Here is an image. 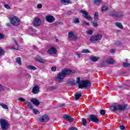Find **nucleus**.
Segmentation results:
<instances>
[{
    "label": "nucleus",
    "instance_id": "obj_52",
    "mask_svg": "<svg viewBox=\"0 0 130 130\" xmlns=\"http://www.w3.org/2000/svg\"><path fill=\"white\" fill-rule=\"evenodd\" d=\"M51 71H52V72H55L56 71V67H52L51 68Z\"/></svg>",
    "mask_w": 130,
    "mask_h": 130
},
{
    "label": "nucleus",
    "instance_id": "obj_37",
    "mask_svg": "<svg viewBox=\"0 0 130 130\" xmlns=\"http://www.w3.org/2000/svg\"><path fill=\"white\" fill-rule=\"evenodd\" d=\"M86 34L88 35H92V34H93V30H92L91 29H89L88 30H87L86 31Z\"/></svg>",
    "mask_w": 130,
    "mask_h": 130
},
{
    "label": "nucleus",
    "instance_id": "obj_42",
    "mask_svg": "<svg viewBox=\"0 0 130 130\" xmlns=\"http://www.w3.org/2000/svg\"><path fill=\"white\" fill-rule=\"evenodd\" d=\"M100 113L101 114V115H104L105 113H106V112L105 111V110H101Z\"/></svg>",
    "mask_w": 130,
    "mask_h": 130
},
{
    "label": "nucleus",
    "instance_id": "obj_9",
    "mask_svg": "<svg viewBox=\"0 0 130 130\" xmlns=\"http://www.w3.org/2000/svg\"><path fill=\"white\" fill-rule=\"evenodd\" d=\"M68 36L70 40H76L77 39V36L74 34V32L70 31L68 33Z\"/></svg>",
    "mask_w": 130,
    "mask_h": 130
},
{
    "label": "nucleus",
    "instance_id": "obj_13",
    "mask_svg": "<svg viewBox=\"0 0 130 130\" xmlns=\"http://www.w3.org/2000/svg\"><path fill=\"white\" fill-rule=\"evenodd\" d=\"M39 120L41 122H47V121H48V115H44L42 117V118L39 119Z\"/></svg>",
    "mask_w": 130,
    "mask_h": 130
},
{
    "label": "nucleus",
    "instance_id": "obj_26",
    "mask_svg": "<svg viewBox=\"0 0 130 130\" xmlns=\"http://www.w3.org/2000/svg\"><path fill=\"white\" fill-rule=\"evenodd\" d=\"M37 61L39 62H40L41 63H43L44 62V61H43V59L41 58L39 56H38L36 57Z\"/></svg>",
    "mask_w": 130,
    "mask_h": 130
},
{
    "label": "nucleus",
    "instance_id": "obj_49",
    "mask_svg": "<svg viewBox=\"0 0 130 130\" xmlns=\"http://www.w3.org/2000/svg\"><path fill=\"white\" fill-rule=\"evenodd\" d=\"M92 26H93V27H98V23L92 22Z\"/></svg>",
    "mask_w": 130,
    "mask_h": 130
},
{
    "label": "nucleus",
    "instance_id": "obj_23",
    "mask_svg": "<svg viewBox=\"0 0 130 130\" xmlns=\"http://www.w3.org/2000/svg\"><path fill=\"white\" fill-rule=\"evenodd\" d=\"M72 22L74 23V24H79V23H80V20H79V18L75 17L73 19Z\"/></svg>",
    "mask_w": 130,
    "mask_h": 130
},
{
    "label": "nucleus",
    "instance_id": "obj_55",
    "mask_svg": "<svg viewBox=\"0 0 130 130\" xmlns=\"http://www.w3.org/2000/svg\"><path fill=\"white\" fill-rule=\"evenodd\" d=\"M73 12L72 11H69L68 13H67V15L68 16H70V15H73Z\"/></svg>",
    "mask_w": 130,
    "mask_h": 130
},
{
    "label": "nucleus",
    "instance_id": "obj_56",
    "mask_svg": "<svg viewBox=\"0 0 130 130\" xmlns=\"http://www.w3.org/2000/svg\"><path fill=\"white\" fill-rule=\"evenodd\" d=\"M38 9H41L42 8V5L41 4H38L37 5Z\"/></svg>",
    "mask_w": 130,
    "mask_h": 130
},
{
    "label": "nucleus",
    "instance_id": "obj_16",
    "mask_svg": "<svg viewBox=\"0 0 130 130\" xmlns=\"http://www.w3.org/2000/svg\"><path fill=\"white\" fill-rule=\"evenodd\" d=\"M75 100L76 101H78V100H79V99H80V97H82V92H76L75 94Z\"/></svg>",
    "mask_w": 130,
    "mask_h": 130
},
{
    "label": "nucleus",
    "instance_id": "obj_57",
    "mask_svg": "<svg viewBox=\"0 0 130 130\" xmlns=\"http://www.w3.org/2000/svg\"><path fill=\"white\" fill-rule=\"evenodd\" d=\"M50 89H52V90H55L56 89V87L55 86H51L50 87Z\"/></svg>",
    "mask_w": 130,
    "mask_h": 130
},
{
    "label": "nucleus",
    "instance_id": "obj_48",
    "mask_svg": "<svg viewBox=\"0 0 130 130\" xmlns=\"http://www.w3.org/2000/svg\"><path fill=\"white\" fill-rule=\"evenodd\" d=\"M5 90V87L4 86L0 85V92H2V91H4Z\"/></svg>",
    "mask_w": 130,
    "mask_h": 130
},
{
    "label": "nucleus",
    "instance_id": "obj_58",
    "mask_svg": "<svg viewBox=\"0 0 130 130\" xmlns=\"http://www.w3.org/2000/svg\"><path fill=\"white\" fill-rule=\"evenodd\" d=\"M14 42L16 44V45L17 46V47H19V46H18V43H17V41H16V40H14Z\"/></svg>",
    "mask_w": 130,
    "mask_h": 130
},
{
    "label": "nucleus",
    "instance_id": "obj_35",
    "mask_svg": "<svg viewBox=\"0 0 130 130\" xmlns=\"http://www.w3.org/2000/svg\"><path fill=\"white\" fill-rule=\"evenodd\" d=\"M5 53V50L3 49V48H0V56L4 55Z\"/></svg>",
    "mask_w": 130,
    "mask_h": 130
},
{
    "label": "nucleus",
    "instance_id": "obj_11",
    "mask_svg": "<svg viewBox=\"0 0 130 130\" xmlns=\"http://www.w3.org/2000/svg\"><path fill=\"white\" fill-rule=\"evenodd\" d=\"M30 102L34 104L35 106H38L39 105H40V102L39 100L35 98H32L30 100Z\"/></svg>",
    "mask_w": 130,
    "mask_h": 130
},
{
    "label": "nucleus",
    "instance_id": "obj_51",
    "mask_svg": "<svg viewBox=\"0 0 130 130\" xmlns=\"http://www.w3.org/2000/svg\"><path fill=\"white\" fill-rule=\"evenodd\" d=\"M69 130H78V128L76 127H70Z\"/></svg>",
    "mask_w": 130,
    "mask_h": 130
},
{
    "label": "nucleus",
    "instance_id": "obj_31",
    "mask_svg": "<svg viewBox=\"0 0 130 130\" xmlns=\"http://www.w3.org/2000/svg\"><path fill=\"white\" fill-rule=\"evenodd\" d=\"M123 67H124V68H130V64L129 63L124 62L123 63Z\"/></svg>",
    "mask_w": 130,
    "mask_h": 130
},
{
    "label": "nucleus",
    "instance_id": "obj_63",
    "mask_svg": "<svg viewBox=\"0 0 130 130\" xmlns=\"http://www.w3.org/2000/svg\"><path fill=\"white\" fill-rule=\"evenodd\" d=\"M32 48L34 49H35V50H36L37 49V47H35V46H32Z\"/></svg>",
    "mask_w": 130,
    "mask_h": 130
},
{
    "label": "nucleus",
    "instance_id": "obj_12",
    "mask_svg": "<svg viewBox=\"0 0 130 130\" xmlns=\"http://www.w3.org/2000/svg\"><path fill=\"white\" fill-rule=\"evenodd\" d=\"M57 51L56 50V49L55 48L51 47L48 49V53H49V54H55Z\"/></svg>",
    "mask_w": 130,
    "mask_h": 130
},
{
    "label": "nucleus",
    "instance_id": "obj_60",
    "mask_svg": "<svg viewBox=\"0 0 130 130\" xmlns=\"http://www.w3.org/2000/svg\"><path fill=\"white\" fill-rule=\"evenodd\" d=\"M11 49H15V50H19V49H16L15 47H12Z\"/></svg>",
    "mask_w": 130,
    "mask_h": 130
},
{
    "label": "nucleus",
    "instance_id": "obj_39",
    "mask_svg": "<svg viewBox=\"0 0 130 130\" xmlns=\"http://www.w3.org/2000/svg\"><path fill=\"white\" fill-rule=\"evenodd\" d=\"M101 67H103V68H106L107 67V64H106V62H103L101 63Z\"/></svg>",
    "mask_w": 130,
    "mask_h": 130
},
{
    "label": "nucleus",
    "instance_id": "obj_54",
    "mask_svg": "<svg viewBox=\"0 0 130 130\" xmlns=\"http://www.w3.org/2000/svg\"><path fill=\"white\" fill-rule=\"evenodd\" d=\"M5 38V36L0 33V40Z\"/></svg>",
    "mask_w": 130,
    "mask_h": 130
},
{
    "label": "nucleus",
    "instance_id": "obj_29",
    "mask_svg": "<svg viewBox=\"0 0 130 130\" xmlns=\"http://www.w3.org/2000/svg\"><path fill=\"white\" fill-rule=\"evenodd\" d=\"M27 68L28 70H32L33 71H35V70H36V67L31 65L27 66Z\"/></svg>",
    "mask_w": 130,
    "mask_h": 130
},
{
    "label": "nucleus",
    "instance_id": "obj_25",
    "mask_svg": "<svg viewBox=\"0 0 130 130\" xmlns=\"http://www.w3.org/2000/svg\"><path fill=\"white\" fill-rule=\"evenodd\" d=\"M16 61L17 63H18V64H19V66L22 65V62L21 61V58L20 57L16 58Z\"/></svg>",
    "mask_w": 130,
    "mask_h": 130
},
{
    "label": "nucleus",
    "instance_id": "obj_32",
    "mask_svg": "<svg viewBox=\"0 0 130 130\" xmlns=\"http://www.w3.org/2000/svg\"><path fill=\"white\" fill-rule=\"evenodd\" d=\"M1 106H2V108H4V109H9V107L6 104H1Z\"/></svg>",
    "mask_w": 130,
    "mask_h": 130
},
{
    "label": "nucleus",
    "instance_id": "obj_64",
    "mask_svg": "<svg viewBox=\"0 0 130 130\" xmlns=\"http://www.w3.org/2000/svg\"><path fill=\"white\" fill-rule=\"evenodd\" d=\"M111 53H114V49H112V50L111 51Z\"/></svg>",
    "mask_w": 130,
    "mask_h": 130
},
{
    "label": "nucleus",
    "instance_id": "obj_17",
    "mask_svg": "<svg viewBox=\"0 0 130 130\" xmlns=\"http://www.w3.org/2000/svg\"><path fill=\"white\" fill-rule=\"evenodd\" d=\"M90 59L91 61H93V62H96V61H98L99 59H100V57L96 56H91L90 57Z\"/></svg>",
    "mask_w": 130,
    "mask_h": 130
},
{
    "label": "nucleus",
    "instance_id": "obj_41",
    "mask_svg": "<svg viewBox=\"0 0 130 130\" xmlns=\"http://www.w3.org/2000/svg\"><path fill=\"white\" fill-rule=\"evenodd\" d=\"M90 24L89 22H87L86 21H83V23L82 24V26H89Z\"/></svg>",
    "mask_w": 130,
    "mask_h": 130
},
{
    "label": "nucleus",
    "instance_id": "obj_47",
    "mask_svg": "<svg viewBox=\"0 0 130 130\" xmlns=\"http://www.w3.org/2000/svg\"><path fill=\"white\" fill-rule=\"evenodd\" d=\"M18 100L19 101H21L22 102H24L26 101V100H25V99H24L23 98H19Z\"/></svg>",
    "mask_w": 130,
    "mask_h": 130
},
{
    "label": "nucleus",
    "instance_id": "obj_4",
    "mask_svg": "<svg viewBox=\"0 0 130 130\" xmlns=\"http://www.w3.org/2000/svg\"><path fill=\"white\" fill-rule=\"evenodd\" d=\"M102 38V35L100 34H98L94 36H92L90 37V40L92 43H96V41H99L101 40Z\"/></svg>",
    "mask_w": 130,
    "mask_h": 130
},
{
    "label": "nucleus",
    "instance_id": "obj_28",
    "mask_svg": "<svg viewBox=\"0 0 130 130\" xmlns=\"http://www.w3.org/2000/svg\"><path fill=\"white\" fill-rule=\"evenodd\" d=\"M108 10V8L106 7L105 5H103L102 7V13H104V12H106Z\"/></svg>",
    "mask_w": 130,
    "mask_h": 130
},
{
    "label": "nucleus",
    "instance_id": "obj_14",
    "mask_svg": "<svg viewBox=\"0 0 130 130\" xmlns=\"http://www.w3.org/2000/svg\"><path fill=\"white\" fill-rule=\"evenodd\" d=\"M41 24V20L38 18H36L34 20V25L35 26H39Z\"/></svg>",
    "mask_w": 130,
    "mask_h": 130
},
{
    "label": "nucleus",
    "instance_id": "obj_61",
    "mask_svg": "<svg viewBox=\"0 0 130 130\" xmlns=\"http://www.w3.org/2000/svg\"><path fill=\"white\" fill-rule=\"evenodd\" d=\"M6 26H7V27H10V26H11V24H10V23H7L6 24Z\"/></svg>",
    "mask_w": 130,
    "mask_h": 130
},
{
    "label": "nucleus",
    "instance_id": "obj_30",
    "mask_svg": "<svg viewBox=\"0 0 130 130\" xmlns=\"http://www.w3.org/2000/svg\"><path fill=\"white\" fill-rule=\"evenodd\" d=\"M82 124L84 125V126H86L87 124V119L86 118H83L82 119Z\"/></svg>",
    "mask_w": 130,
    "mask_h": 130
},
{
    "label": "nucleus",
    "instance_id": "obj_50",
    "mask_svg": "<svg viewBox=\"0 0 130 130\" xmlns=\"http://www.w3.org/2000/svg\"><path fill=\"white\" fill-rule=\"evenodd\" d=\"M120 44H121V42H120V41L117 42L115 43V45L116 46H118V45H120Z\"/></svg>",
    "mask_w": 130,
    "mask_h": 130
},
{
    "label": "nucleus",
    "instance_id": "obj_7",
    "mask_svg": "<svg viewBox=\"0 0 130 130\" xmlns=\"http://www.w3.org/2000/svg\"><path fill=\"white\" fill-rule=\"evenodd\" d=\"M89 120L92 121V122H95V123H99V118L96 115H90L89 116Z\"/></svg>",
    "mask_w": 130,
    "mask_h": 130
},
{
    "label": "nucleus",
    "instance_id": "obj_6",
    "mask_svg": "<svg viewBox=\"0 0 130 130\" xmlns=\"http://www.w3.org/2000/svg\"><path fill=\"white\" fill-rule=\"evenodd\" d=\"M127 104L124 105H119L116 107V106L114 107V110H120V111H124V110H126L127 109Z\"/></svg>",
    "mask_w": 130,
    "mask_h": 130
},
{
    "label": "nucleus",
    "instance_id": "obj_21",
    "mask_svg": "<svg viewBox=\"0 0 130 130\" xmlns=\"http://www.w3.org/2000/svg\"><path fill=\"white\" fill-rule=\"evenodd\" d=\"M115 25L118 27V28H119V29H121V30H122L123 29V26L122 25V24L120 22H116Z\"/></svg>",
    "mask_w": 130,
    "mask_h": 130
},
{
    "label": "nucleus",
    "instance_id": "obj_1",
    "mask_svg": "<svg viewBox=\"0 0 130 130\" xmlns=\"http://www.w3.org/2000/svg\"><path fill=\"white\" fill-rule=\"evenodd\" d=\"M74 73H75V70H71L67 68L63 69L62 70L61 72L58 74V76L56 78V81L60 83L61 81L64 79V77L66 76L72 75V74H74Z\"/></svg>",
    "mask_w": 130,
    "mask_h": 130
},
{
    "label": "nucleus",
    "instance_id": "obj_8",
    "mask_svg": "<svg viewBox=\"0 0 130 130\" xmlns=\"http://www.w3.org/2000/svg\"><path fill=\"white\" fill-rule=\"evenodd\" d=\"M46 21L49 23H52L55 21V18L51 15L47 16L46 17Z\"/></svg>",
    "mask_w": 130,
    "mask_h": 130
},
{
    "label": "nucleus",
    "instance_id": "obj_20",
    "mask_svg": "<svg viewBox=\"0 0 130 130\" xmlns=\"http://www.w3.org/2000/svg\"><path fill=\"white\" fill-rule=\"evenodd\" d=\"M67 84H69V85H70L71 86H74V85H75L76 84V81H75L74 79H72L71 80H68Z\"/></svg>",
    "mask_w": 130,
    "mask_h": 130
},
{
    "label": "nucleus",
    "instance_id": "obj_45",
    "mask_svg": "<svg viewBox=\"0 0 130 130\" xmlns=\"http://www.w3.org/2000/svg\"><path fill=\"white\" fill-rule=\"evenodd\" d=\"M4 7L6 9H7V10H11V7L7 4H5Z\"/></svg>",
    "mask_w": 130,
    "mask_h": 130
},
{
    "label": "nucleus",
    "instance_id": "obj_3",
    "mask_svg": "<svg viewBox=\"0 0 130 130\" xmlns=\"http://www.w3.org/2000/svg\"><path fill=\"white\" fill-rule=\"evenodd\" d=\"M10 22L14 26H19L21 24V20L16 16H13L10 18Z\"/></svg>",
    "mask_w": 130,
    "mask_h": 130
},
{
    "label": "nucleus",
    "instance_id": "obj_40",
    "mask_svg": "<svg viewBox=\"0 0 130 130\" xmlns=\"http://www.w3.org/2000/svg\"><path fill=\"white\" fill-rule=\"evenodd\" d=\"M32 111L35 114H40V112L39 111L35 109H33Z\"/></svg>",
    "mask_w": 130,
    "mask_h": 130
},
{
    "label": "nucleus",
    "instance_id": "obj_27",
    "mask_svg": "<svg viewBox=\"0 0 130 130\" xmlns=\"http://www.w3.org/2000/svg\"><path fill=\"white\" fill-rule=\"evenodd\" d=\"M76 83L78 85V86H80V85H82V80L81 81V79L80 77L77 78Z\"/></svg>",
    "mask_w": 130,
    "mask_h": 130
},
{
    "label": "nucleus",
    "instance_id": "obj_36",
    "mask_svg": "<svg viewBox=\"0 0 130 130\" xmlns=\"http://www.w3.org/2000/svg\"><path fill=\"white\" fill-rule=\"evenodd\" d=\"M110 109L111 111L114 112V105L112 104L110 106Z\"/></svg>",
    "mask_w": 130,
    "mask_h": 130
},
{
    "label": "nucleus",
    "instance_id": "obj_19",
    "mask_svg": "<svg viewBox=\"0 0 130 130\" xmlns=\"http://www.w3.org/2000/svg\"><path fill=\"white\" fill-rule=\"evenodd\" d=\"M122 16H123V14H122V13L115 12V14H114L115 18H121V17H122Z\"/></svg>",
    "mask_w": 130,
    "mask_h": 130
},
{
    "label": "nucleus",
    "instance_id": "obj_2",
    "mask_svg": "<svg viewBox=\"0 0 130 130\" xmlns=\"http://www.w3.org/2000/svg\"><path fill=\"white\" fill-rule=\"evenodd\" d=\"M81 85H78L79 89H89L91 87V81L89 80H81Z\"/></svg>",
    "mask_w": 130,
    "mask_h": 130
},
{
    "label": "nucleus",
    "instance_id": "obj_10",
    "mask_svg": "<svg viewBox=\"0 0 130 130\" xmlns=\"http://www.w3.org/2000/svg\"><path fill=\"white\" fill-rule=\"evenodd\" d=\"M63 118L66 120H68V121H69L70 122H73V121H74V119L67 114H64L63 115Z\"/></svg>",
    "mask_w": 130,
    "mask_h": 130
},
{
    "label": "nucleus",
    "instance_id": "obj_38",
    "mask_svg": "<svg viewBox=\"0 0 130 130\" xmlns=\"http://www.w3.org/2000/svg\"><path fill=\"white\" fill-rule=\"evenodd\" d=\"M81 52L82 53H90V51L88 49H83Z\"/></svg>",
    "mask_w": 130,
    "mask_h": 130
},
{
    "label": "nucleus",
    "instance_id": "obj_33",
    "mask_svg": "<svg viewBox=\"0 0 130 130\" xmlns=\"http://www.w3.org/2000/svg\"><path fill=\"white\" fill-rule=\"evenodd\" d=\"M98 17H99V13H98V12H96L94 13V17L93 19L94 20H98Z\"/></svg>",
    "mask_w": 130,
    "mask_h": 130
},
{
    "label": "nucleus",
    "instance_id": "obj_43",
    "mask_svg": "<svg viewBox=\"0 0 130 130\" xmlns=\"http://www.w3.org/2000/svg\"><path fill=\"white\" fill-rule=\"evenodd\" d=\"M101 3V0H94V3L95 5H99Z\"/></svg>",
    "mask_w": 130,
    "mask_h": 130
},
{
    "label": "nucleus",
    "instance_id": "obj_59",
    "mask_svg": "<svg viewBox=\"0 0 130 130\" xmlns=\"http://www.w3.org/2000/svg\"><path fill=\"white\" fill-rule=\"evenodd\" d=\"M76 56H77L79 58L81 57V56L80 55V54H79L78 53H76Z\"/></svg>",
    "mask_w": 130,
    "mask_h": 130
},
{
    "label": "nucleus",
    "instance_id": "obj_62",
    "mask_svg": "<svg viewBox=\"0 0 130 130\" xmlns=\"http://www.w3.org/2000/svg\"><path fill=\"white\" fill-rule=\"evenodd\" d=\"M120 30H119V29H117V30H116V32H117V33H119V32H120Z\"/></svg>",
    "mask_w": 130,
    "mask_h": 130
},
{
    "label": "nucleus",
    "instance_id": "obj_18",
    "mask_svg": "<svg viewBox=\"0 0 130 130\" xmlns=\"http://www.w3.org/2000/svg\"><path fill=\"white\" fill-rule=\"evenodd\" d=\"M61 3L62 5H67L72 4V1H71V0H61Z\"/></svg>",
    "mask_w": 130,
    "mask_h": 130
},
{
    "label": "nucleus",
    "instance_id": "obj_22",
    "mask_svg": "<svg viewBox=\"0 0 130 130\" xmlns=\"http://www.w3.org/2000/svg\"><path fill=\"white\" fill-rule=\"evenodd\" d=\"M106 61L107 63H109V64H112V63H113L114 60L113 59L111 58H109L107 59Z\"/></svg>",
    "mask_w": 130,
    "mask_h": 130
},
{
    "label": "nucleus",
    "instance_id": "obj_15",
    "mask_svg": "<svg viewBox=\"0 0 130 130\" xmlns=\"http://www.w3.org/2000/svg\"><path fill=\"white\" fill-rule=\"evenodd\" d=\"M39 89H40L39 86L36 85L32 89V93H34V94H38V92H39Z\"/></svg>",
    "mask_w": 130,
    "mask_h": 130
},
{
    "label": "nucleus",
    "instance_id": "obj_53",
    "mask_svg": "<svg viewBox=\"0 0 130 130\" xmlns=\"http://www.w3.org/2000/svg\"><path fill=\"white\" fill-rule=\"evenodd\" d=\"M125 128V126H124V125H121L120 126V129L121 130H123Z\"/></svg>",
    "mask_w": 130,
    "mask_h": 130
},
{
    "label": "nucleus",
    "instance_id": "obj_24",
    "mask_svg": "<svg viewBox=\"0 0 130 130\" xmlns=\"http://www.w3.org/2000/svg\"><path fill=\"white\" fill-rule=\"evenodd\" d=\"M80 13H82L84 15H83V17L84 18H86L88 15L89 14L88 13V12H87L86 11H82V10H80Z\"/></svg>",
    "mask_w": 130,
    "mask_h": 130
},
{
    "label": "nucleus",
    "instance_id": "obj_34",
    "mask_svg": "<svg viewBox=\"0 0 130 130\" xmlns=\"http://www.w3.org/2000/svg\"><path fill=\"white\" fill-rule=\"evenodd\" d=\"M25 104H26L27 107H28V108H29V109H31V108H33V106L30 104V103L26 102Z\"/></svg>",
    "mask_w": 130,
    "mask_h": 130
},
{
    "label": "nucleus",
    "instance_id": "obj_5",
    "mask_svg": "<svg viewBox=\"0 0 130 130\" xmlns=\"http://www.w3.org/2000/svg\"><path fill=\"white\" fill-rule=\"evenodd\" d=\"M0 125L3 130L8 129L9 128V123L4 119H0Z\"/></svg>",
    "mask_w": 130,
    "mask_h": 130
},
{
    "label": "nucleus",
    "instance_id": "obj_46",
    "mask_svg": "<svg viewBox=\"0 0 130 130\" xmlns=\"http://www.w3.org/2000/svg\"><path fill=\"white\" fill-rule=\"evenodd\" d=\"M109 16L111 17H114V11H110L109 14Z\"/></svg>",
    "mask_w": 130,
    "mask_h": 130
},
{
    "label": "nucleus",
    "instance_id": "obj_44",
    "mask_svg": "<svg viewBox=\"0 0 130 130\" xmlns=\"http://www.w3.org/2000/svg\"><path fill=\"white\" fill-rule=\"evenodd\" d=\"M85 19H87L88 21H92V20H93V18H92V17L89 16V15L85 17Z\"/></svg>",
    "mask_w": 130,
    "mask_h": 130
}]
</instances>
